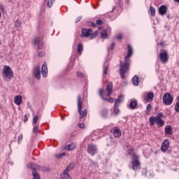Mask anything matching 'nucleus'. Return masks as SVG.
<instances>
[{
  "label": "nucleus",
  "instance_id": "nucleus-16",
  "mask_svg": "<svg viewBox=\"0 0 179 179\" xmlns=\"http://www.w3.org/2000/svg\"><path fill=\"white\" fill-rule=\"evenodd\" d=\"M104 92V91L103 90H99V96H101V99H103V100H106V101H108V103H114V101H115V99H113V98H104V96H103V93Z\"/></svg>",
  "mask_w": 179,
  "mask_h": 179
},
{
  "label": "nucleus",
  "instance_id": "nucleus-54",
  "mask_svg": "<svg viewBox=\"0 0 179 179\" xmlns=\"http://www.w3.org/2000/svg\"><path fill=\"white\" fill-rule=\"evenodd\" d=\"M175 2H179V0H174Z\"/></svg>",
  "mask_w": 179,
  "mask_h": 179
},
{
  "label": "nucleus",
  "instance_id": "nucleus-8",
  "mask_svg": "<svg viewBox=\"0 0 179 179\" xmlns=\"http://www.w3.org/2000/svg\"><path fill=\"white\" fill-rule=\"evenodd\" d=\"M33 44L34 45L37 44L38 50H43V48H44V43H43L41 38H34Z\"/></svg>",
  "mask_w": 179,
  "mask_h": 179
},
{
  "label": "nucleus",
  "instance_id": "nucleus-26",
  "mask_svg": "<svg viewBox=\"0 0 179 179\" xmlns=\"http://www.w3.org/2000/svg\"><path fill=\"white\" fill-rule=\"evenodd\" d=\"M153 97H155V95L153 94V92H149L147 94V96L145 97V100L147 101H151V100H153Z\"/></svg>",
  "mask_w": 179,
  "mask_h": 179
},
{
  "label": "nucleus",
  "instance_id": "nucleus-20",
  "mask_svg": "<svg viewBox=\"0 0 179 179\" xmlns=\"http://www.w3.org/2000/svg\"><path fill=\"white\" fill-rule=\"evenodd\" d=\"M113 132L115 138H120V136H121V130L120 129V128H113Z\"/></svg>",
  "mask_w": 179,
  "mask_h": 179
},
{
  "label": "nucleus",
  "instance_id": "nucleus-25",
  "mask_svg": "<svg viewBox=\"0 0 179 179\" xmlns=\"http://www.w3.org/2000/svg\"><path fill=\"white\" fill-rule=\"evenodd\" d=\"M32 176H33V179H41L40 175L37 173L36 169H33Z\"/></svg>",
  "mask_w": 179,
  "mask_h": 179
},
{
  "label": "nucleus",
  "instance_id": "nucleus-27",
  "mask_svg": "<svg viewBox=\"0 0 179 179\" xmlns=\"http://www.w3.org/2000/svg\"><path fill=\"white\" fill-rule=\"evenodd\" d=\"M91 27H96L99 30H101L103 29L101 23H92Z\"/></svg>",
  "mask_w": 179,
  "mask_h": 179
},
{
  "label": "nucleus",
  "instance_id": "nucleus-12",
  "mask_svg": "<svg viewBox=\"0 0 179 179\" xmlns=\"http://www.w3.org/2000/svg\"><path fill=\"white\" fill-rule=\"evenodd\" d=\"M158 13L161 16H164V15L167 13V6L164 5L159 6L158 8Z\"/></svg>",
  "mask_w": 179,
  "mask_h": 179
},
{
  "label": "nucleus",
  "instance_id": "nucleus-44",
  "mask_svg": "<svg viewBox=\"0 0 179 179\" xmlns=\"http://www.w3.org/2000/svg\"><path fill=\"white\" fill-rule=\"evenodd\" d=\"M22 141H23V135L21 134L18 136V139H17L18 143L19 142H22Z\"/></svg>",
  "mask_w": 179,
  "mask_h": 179
},
{
  "label": "nucleus",
  "instance_id": "nucleus-3",
  "mask_svg": "<svg viewBox=\"0 0 179 179\" xmlns=\"http://www.w3.org/2000/svg\"><path fill=\"white\" fill-rule=\"evenodd\" d=\"M149 122L152 127L155 125V122H156L159 127H163L164 125V120H163V119L153 116L150 117Z\"/></svg>",
  "mask_w": 179,
  "mask_h": 179
},
{
  "label": "nucleus",
  "instance_id": "nucleus-11",
  "mask_svg": "<svg viewBox=\"0 0 179 179\" xmlns=\"http://www.w3.org/2000/svg\"><path fill=\"white\" fill-rule=\"evenodd\" d=\"M41 73L43 78L48 76V69L47 68V62H44L41 68Z\"/></svg>",
  "mask_w": 179,
  "mask_h": 179
},
{
  "label": "nucleus",
  "instance_id": "nucleus-4",
  "mask_svg": "<svg viewBox=\"0 0 179 179\" xmlns=\"http://www.w3.org/2000/svg\"><path fill=\"white\" fill-rule=\"evenodd\" d=\"M3 75L7 80H10L13 78V71H12V69L9 66H5Z\"/></svg>",
  "mask_w": 179,
  "mask_h": 179
},
{
  "label": "nucleus",
  "instance_id": "nucleus-52",
  "mask_svg": "<svg viewBox=\"0 0 179 179\" xmlns=\"http://www.w3.org/2000/svg\"><path fill=\"white\" fill-rule=\"evenodd\" d=\"M15 27H20V23L15 24Z\"/></svg>",
  "mask_w": 179,
  "mask_h": 179
},
{
  "label": "nucleus",
  "instance_id": "nucleus-38",
  "mask_svg": "<svg viewBox=\"0 0 179 179\" xmlns=\"http://www.w3.org/2000/svg\"><path fill=\"white\" fill-rule=\"evenodd\" d=\"M53 2H55V0H48V8H51V6H52Z\"/></svg>",
  "mask_w": 179,
  "mask_h": 179
},
{
  "label": "nucleus",
  "instance_id": "nucleus-28",
  "mask_svg": "<svg viewBox=\"0 0 179 179\" xmlns=\"http://www.w3.org/2000/svg\"><path fill=\"white\" fill-rule=\"evenodd\" d=\"M101 38L103 40H106V38H108V35L107 34V30L104 29L101 33Z\"/></svg>",
  "mask_w": 179,
  "mask_h": 179
},
{
  "label": "nucleus",
  "instance_id": "nucleus-15",
  "mask_svg": "<svg viewBox=\"0 0 179 179\" xmlns=\"http://www.w3.org/2000/svg\"><path fill=\"white\" fill-rule=\"evenodd\" d=\"M107 90V97H110L113 93V83L110 82L108 84L106 87Z\"/></svg>",
  "mask_w": 179,
  "mask_h": 179
},
{
  "label": "nucleus",
  "instance_id": "nucleus-57",
  "mask_svg": "<svg viewBox=\"0 0 179 179\" xmlns=\"http://www.w3.org/2000/svg\"><path fill=\"white\" fill-rule=\"evenodd\" d=\"M107 146H109V145H108V144H107Z\"/></svg>",
  "mask_w": 179,
  "mask_h": 179
},
{
  "label": "nucleus",
  "instance_id": "nucleus-9",
  "mask_svg": "<svg viewBox=\"0 0 179 179\" xmlns=\"http://www.w3.org/2000/svg\"><path fill=\"white\" fill-rule=\"evenodd\" d=\"M87 152L91 155V156H94L97 153V146L94 144H90L87 147Z\"/></svg>",
  "mask_w": 179,
  "mask_h": 179
},
{
  "label": "nucleus",
  "instance_id": "nucleus-37",
  "mask_svg": "<svg viewBox=\"0 0 179 179\" xmlns=\"http://www.w3.org/2000/svg\"><path fill=\"white\" fill-rule=\"evenodd\" d=\"M65 156V152H62L60 154H57L55 155V157H57V159H61V157Z\"/></svg>",
  "mask_w": 179,
  "mask_h": 179
},
{
  "label": "nucleus",
  "instance_id": "nucleus-39",
  "mask_svg": "<svg viewBox=\"0 0 179 179\" xmlns=\"http://www.w3.org/2000/svg\"><path fill=\"white\" fill-rule=\"evenodd\" d=\"M115 47V43H113L109 47H108V51H111V50H114Z\"/></svg>",
  "mask_w": 179,
  "mask_h": 179
},
{
  "label": "nucleus",
  "instance_id": "nucleus-29",
  "mask_svg": "<svg viewBox=\"0 0 179 179\" xmlns=\"http://www.w3.org/2000/svg\"><path fill=\"white\" fill-rule=\"evenodd\" d=\"M108 71V62H106L103 65V75H107Z\"/></svg>",
  "mask_w": 179,
  "mask_h": 179
},
{
  "label": "nucleus",
  "instance_id": "nucleus-5",
  "mask_svg": "<svg viewBox=\"0 0 179 179\" xmlns=\"http://www.w3.org/2000/svg\"><path fill=\"white\" fill-rule=\"evenodd\" d=\"M27 169H31L33 170H40L41 171H50V169L45 166H40L34 163L28 164L27 165Z\"/></svg>",
  "mask_w": 179,
  "mask_h": 179
},
{
  "label": "nucleus",
  "instance_id": "nucleus-18",
  "mask_svg": "<svg viewBox=\"0 0 179 179\" xmlns=\"http://www.w3.org/2000/svg\"><path fill=\"white\" fill-rule=\"evenodd\" d=\"M122 101H124V96L122 95H120L115 101V107H120V104H121Z\"/></svg>",
  "mask_w": 179,
  "mask_h": 179
},
{
  "label": "nucleus",
  "instance_id": "nucleus-51",
  "mask_svg": "<svg viewBox=\"0 0 179 179\" xmlns=\"http://www.w3.org/2000/svg\"><path fill=\"white\" fill-rule=\"evenodd\" d=\"M96 23H103V21H101V20H97Z\"/></svg>",
  "mask_w": 179,
  "mask_h": 179
},
{
  "label": "nucleus",
  "instance_id": "nucleus-2",
  "mask_svg": "<svg viewBox=\"0 0 179 179\" xmlns=\"http://www.w3.org/2000/svg\"><path fill=\"white\" fill-rule=\"evenodd\" d=\"M77 106H78V111L80 116V120H82V118H85V117H87V110L85 109L83 112H82V96H80V95H78L77 97Z\"/></svg>",
  "mask_w": 179,
  "mask_h": 179
},
{
  "label": "nucleus",
  "instance_id": "nucleus-24",
  "mask_svg": "<svg viewBox=\"0 0 179 179\" xmlns=\"http://www.w3.org/2000/svg\"><path fill=\"white\" fill-rule=\"evenodd\" d=\"M132 83L134 86H138L139 85V78H138V76H134L132 78Z\"/></svg>",
  "mask_w": 179,
  "mask_h": 179
},
{
  "label": "nucleus",
  "instance_id": "nucleus-50",
  "mask_svg": "<svg viewBox=\"0 0 179 179\" xmlns=\"http://www.w3.org/2000/svg\"><path fill=\"white\" fill-rule=\"evenodd\" d=\"M79 127H80V128H82V129L85 128V124H83V123H80V124H79Z\"/></svg>",
  "mask_w": 179,
  "mask_h": 179
},
{
  "label": "nucleus",
  "instance_id": "nucleus-19",
  "mask_svg": "<svg viewBox=\"0 0 179 179\" xmlns=\"http://www.w3.org/2000/svg\"><path fill=\"white\" fill-rule=\"evenodd\" d=\"M136 106H138V101L136 99H133L129 104V108H130V110H135V108H136Z\"/></svg>",
  "mask_w": 179,
  "mask_h": 179
},
{
  "label": "nucleus",
  "instance_id": "nucleus-31",
  "mask_svg": "<svg viewBox=\"0 0 179 179\" xmlns=\"http://www.w3.org/2000/svg\"><path fill=\"white\" fill-rule=\"evenodd\" d=\"M73 169V164L71 163L66 168V169L64 171L65 173H69L71 170Z\"/></svg>",
  "mask_w": 179,
  "mask_h": 179
},
{
  "label": "nucleus",
  "instance_id": "nucleus-43",
  "mask_svg": "<svg viewBox=\"0 0 179 179\" xmlns=\"http://www.w3.org/2000/svg\"><path fill=\"white\" fill-rule=\"evenodd\" d=\"M154 118H163V113H159L156 117H154Z\"/></svg>",
  "mask_w": 179,
  "mask_h": 179
},
{
  "label": "nucleus",
  "instance_id": "nucleus-22",
  "mask_svg": "<svg viewBox=\"0 0 179 179\" xmlns=\"http://www.w3.org/2000/svg\"><path fill=\"white\" fill-rule=\"evenodd\" d=\"M76 148L75 143H71L64 147V150H73Z\"/></svg>",
  "mask_w": 179,
  "mask_h": 179
},
{
  "label": "nucleus",
  "instance_id": "nucleus-33",
  "mask_svg": "<svg viewBox=\"0 0 179 179\" xmlns=\"http://www.w3.org/2000/svg\"><path fill=\"white\" fill-rule=\"evenodd\" d=\"M108 114V109H103L101 112V115L103 117V118H106Z\"/></svg>",
  "mask_w": 179,
  "mask_h": 179
},
{
  "label": "nucleus",
  "instance_id": "nucleus-13",
  "mask_svg": "<svg viewBox=\"0 0 179 179\" xmlns=\"http://www.w3.org/2000/svg\"><path fill=\"white\" fill-rule=\"evenodd\" d=\"M34 76L36 78V79L40 80V78H41V73L40 71V66H37L34 69Z\"/></svg>",
  "mask_w": 179,
  "mask_h": 179
},
{
  "label": "nucleus",
  "instance_id": "nucleus-45",
  "mask_svg": "<svg viewBox=\"0 0 179 179\" xmlns=\"http://www.w3.org/2000/svg\"><path fill=\"white\" fill-rule=\"evenodd\" d=\"M151 107L152 106H150V104H148L146 106L145 113H149V110H150Z\"/></svg>",
  "mask_w": 179,
  "mask_h": 179
},
{
  "label": "nucleus",
  "instance_id": "nucleus-21",
  "mask_svg": "<svg viewBox=\"0 0 179 179\" xmlns=\"http://www.w3.org/2000/svg\"><path fill=\"white\" fill-rule=\"evenodd\" d=\"M14 101L17 106H20L22 104V101H23V98L20 95L16 96L14 99Z\"/></svg>",
  "mask_w": 179,
  "mask_h": 179
},
{
  "label": "nucleus",
  "instance_id": "nucleus-6",
  "mask_svg": "<svg viewBox=\"0 0 179 179\" xmlns=\"http://www.w3.org/2000/svg\"><path fill=\"white\" fill-rule=\"evenodd\" d=\"M163 103L166 106H171V104H173V101L174 100V98H173V96L171 95L170 93H166L162 98Z\"/></svg>",
  "mask_w": 179,
  "mask_h": 179
},
{
  "label": "nucleus",
  "instance_id": "nucleus-40",
  "mask_svg": "<svg viewBox=\"0 0 179 179\" xmlns=\"http://www.w3.org/2000/svg\"><path fill=\"white\" fill-rule=\"evenodd\" d=\"M175 111L179 113V102H177L175 105Z\"/></svg>",
  "mask_w": 179,
  "mask_h": 179
},
{
  "label": "nucleus",
  "instance_id": "nucleus-56",
  "mask_svg": "<svg viewBox=\"0 0 179 179\" xmlns=\"http://www.w3.org/2000/svg\"><path fill=\"white\" fill-rule=\"evenodd\" d=\"M90 23H93V22H90Z\"/></svg>",
  "mask_w": 179,
  "mask_h": 179
},
{
  "label": "nucleus",
  "instance_id": "nucleus-42",
  "mask_svg": "<svg viewBox=\"0 0 179 179\" xmlns=\"http://www.w3.org/2000/svg\"><path fill=\"white\" fill-rule=\"evenodd\" d=\"M37 121H38V115H36L33 119V124H37Z\"/></svg>",
  "mask_w": 179,
  "mask_h": 179
},
{
  "label": "nucleus",
  "instance_id": "nucleus-17",
  "mask_svg": "<svg viewBox=\"0 0 179 179\" xmlns=\"http://www.w3.org/2000/svg\"><path fill=\"white\" fill-rule=\"evenodd\" d=\"M82 33L84 37H89V36L91 37L92 33H93V31L92 30V29H83Z\"/></svg>",
  "mask_w": 179,
  "mask_h": 179
},
{
  "label": "nucleus",
  "instance_id": "nucleus-1",
  "mask_svg": "<svg viewBox=\"0 0 179 179\" xmlns=\"http://www.w3.org/2000/svg\"><path fill=\"white\" fill-rule=\"evenodd\" d=\"M127 55L124 57V62H121L120 65L119 72L122 79L125 78V73H127V71H128V68H129V65L131 64V59L129 57H132L134 52L131 45H127Z\"/></svg>",
  "mask_w": 179,
  "mask_h": 179
},
{
  "label": "nucleus",
  "instance_id": "nucleus-30",
  "mask_svg": "<svg viewBox=\"0 0 179 179\" xmlns=\"http://www.w3.org/2000/svg\"><path fill=\"white\" fill-rule=\"evenodd\" d=\"M62 179H72L69 174L67 172L64 171L63 173L61 175Z\"/></svg>",
  "mask_w": 179,
  "mask_h": 179
},
{
  "label": "nucleus",
  "instance_id": "nucleus-14",
  "mask_svg": "<svg viewBox=\"0 0 179 179\" xmlns=\"http://www.w3.org/2000/svg\"><path fill=\"white\" fill-rule=\"evenodd\" d=\"M169 145H170V143L169 142V140H164L161 146L162 151L166 152V150L169 149Z\"/></svg>",
  "mask_w": 179,
  "mask_h": 179
},
{
  "label": "nucleus",
  "instance_id": "nucleus-53",
  "mask_svg": "<svg viewBox=\"0 0 179 179\" xmlns=\"http://www.w3.org/2000/svg\"><path fill=\"white\" fill-rule=\"evenodd\" d=\"M62 121H64V120H65V117H62Z\"/></svg>",
  "mask_w": 179,
  "mask_h": 179
},
{
  "label": "nucleus",
  "instance_id": "nucleus-36",
  "mask_svg": "<svg viewBox=\"0 0 179 179\" xmlns=\"http://www.w3.org/2000/svg\"><path fill=\"white\" fill-rule=\"evenodd\" d=\"M97 34H99V31H96L94 34H92L90 39L93 40V38H96V37H97Z\"/></svg>",
  "mask_w": 179,
  "mask_h": 179
},
{
  "label": "nucleus",
  "instance_id": "nucleus-47",
  "mask_svg": "<svg viewBox=\"0 0 179 179\" xmlns=\"http://www.w3.org/2000/svg\"><path fill=\"white\" fill-rule=\"evenodd\" d=\"M116 38L118 40H122V34H119L117 36Z\"/></svg>",
  "mask_w": 179,
  "mask_h": 179
},
{
  "label": "nucleus",
  "instance_id": "nucleus-48",
  "mask_svg": "<svg viewBox=\"0 0 179 179\" xmlns=\"http://www.w3.org/2000/svg\"><path fill=\"white\" fill-rule=\"evenodd\" d=\"M38 55L41 58H43V57H44V55H45V53L44 52H40Z\"/></svg>",
  "mask_w": 179,
  "mask_h": 179
},
{
  "label": "nucleus",
  "instance_id": "nucleus-32",
  "mask_svg": "<svg viewBox=\"0 0 179 179\" xmlns=\"http://www.w3.org/2000/svg\"><path fill=\"white\" fill-rule=\"evenodd\" d=\"M112 110L115 115H118V114H120V109L118 108V106H115V105H114Z\"/></svg>",
  "mask_w": 179,
  "mask_h": 179
},
{
  "label": "nucleus",
  "instance_id": "nucleus-23",
  "mask_svg": "<svg viewBox=\"0 0 179 179\" xmlns=\"http://www.w3.org/2000/svg\"><path fill=\"white\" fill-rule=\"evenodd\" d=\"M164 131L166 135H171L173 134V127H171L170 125H167L165 127Z\"/></svg>",
  "mask_w": 179,
  "mask_h": 179
},
{
  "label": "nucleus",
  "instance_id": "nucleus-41",
  "mask_svg": "<svg viewBox=\"0 0 179 179\" xmlns=\"http://www.w3.org/2000/svg\"><path fill=\"white\" fill-rule=\"evenodd\" d=\"M33 132L34 134H37V132H38V126H34Z\"/></svg>",
  "mask_w": 179,
  "mask_h": 179
},
{
  "label": "nucleus",
  "instance_id": "nucleus-55",
  "mask_svg": "<svg viewBox=\"0 0 179 179\" xmlns=\"http://www.w3.org/2000/svg\"><path fill=\"white\" fill-rule=\"evenodd\" d=\"M0 17H1V12H0Z\"/></svg>",
  "mask_w": 179,
  "mask_h": 179
},
{
  "label": "nucleus",
  "instance_id": "nucleus-49",
  "mask_svg": "<svg viewBox=\"0 0 179 179\" xmlns=\"http://www.w3.org/2000/svg\"><path fill=\"white\" fill-rule=\"evenodd\" d=\"M82 19V17H78L77 19L76 20V23H78V22H80V20Z\"/></svg>",
  "mask_w": 179,
  "mask_h": 179
},
{
  "label": "nucleus",
  "instance_id": "nucleus-7",
  "mask_svg": "<svg viewBox=\"0 0 179 179\" xmlns=\"http://www.w3.org/2000/svg\"><path fill=\"white\" fill-rule=\"evenodd\" d=\"M132 169L136 171V170H138L139 169V166H141V163L139 162V160H138V155L136 154L132 155Z\"/></svg>",
  "mask_w": 179,
  "mask_h": 179
},
{
  "label": "nucleus",
  "instance_id": "nucleus-10",
  "mask_svg": "<svg viewBox=\"0 0 179 179\" xmlns=\"http://www.w3.org/2000/svg\"><path fill=\"white\" fill-rule=\"evenodd\" d=\"M168 57L169 54L167 53V52H166V50L159 53V59L161 62H163V64H166V62L169 61V59L167 58Z\"/></svg>",
  "mask_w": 179,
  "mask_h": 179
},
{
  "label": "nucleus",
  "instance_id": "nucleus-34",
  "mask_svg": "<svg viewBox=\"0 0 179 179\" xmlns=\"http://www.w3.org/2000/svg\"><path fill=\"white\" fill-rule=\"evenodd\" d=\"M150 12L151 16H155L156 15V9L153 6L150 7Z\"/></svg>",
  "mask_w": 179,
  "mask_h": 179
},
{
  "label": "nucleus",
  "instance_id": "nucleus-46",
  "mask_svg": "<svg viewBox=\"0 0 179 179\" xmlns=\"http://www.w3.org/2000/svg\"><path fill=\"white\" fill-rule=\"evenodd\" d=\"M77 76L78 78H84L85 75H83V73L77 72Z\"/></svg>",
  "mask_w": 179,
  "mask_h": 179
},
{
  "label": "nucleus",
  "instance_id": "nucleus-35",
  "mask_svg": "<svg viewBox=\"0 0 179 179\" xmlns=\"http://www.w3.org/2000/svg\"><path fill=\"white\" fill-rule=\"evenodd\" d=\"M77 51L79 52V54H82V51H83V45H82V43H79L78 45Z\"/></svg>",
  "mask_w": 179,
  "mask_h": 179
}]
</instances>
